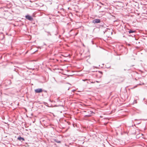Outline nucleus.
Masks as SVG:
<instances>
[{
  "mask_svg": "<svg viewBox=\"0 0 147 147\" xmlns=\"http://www.w3.org/2000/svg\"><path fill=\"white\" fill-rule=\"evenodd\" d=\"M84 112L86 113V115H85L84 116V117L85 119L91 117L92 114L94 113L93 111H84Z\"/></svg>",
  "mask_w": 147,
  "mask_h": 147,
  "instance_id": "1",
  "label": "nucleus"
},
{
  "mask_svg": "<svg viewBox=\"0 0 147 147\" xmlns=\"http://www.w3.org/2000/svg\"><path fill=\"white\" fill-rule=\"evenodd\" d=\"M100 22L101 20L98 19H94L92 21V23L94 24L100 23Z\"/></svg>",
  "mask_w": 147,
  "mask_h": 147,
  "instance_id": "2",
  "label": "nucleus"
},
{
  "mask_svg": "<svg viewBox=\"0 0 147 147\" xmlns=\"http://www.w3.org/2000/svg\"><path fill=\"white\" fill-rule=\"evenodd\" d=\"M26 18L30 21H32L33 20V18L30 16L27 15L25 16Z\"/></svg>",
  "mask_w": 147,
  "mask_h": 147,
  "instance_id": "3",
  "label": "nucleus"
},
{
  "mask_svg": "<svg viewBox=\"0 0 147 147\" xmlns=\"http://www.w3.org/2000/svg\"><path fill=\"white\" fill-rule=\"evenodd\" d=\"M42 91L43 90L41 88L36 89L34 90V92L36 93H39L42 92Z\"/></svg>",
  "mask_w": 147,
  "mask_h": 147,
  "instance_id": "4",
  "label": "nucleus"
},
{
  "mask_svg": "<svg viewBox=\"0 0 147 147\" xmlns=\"http://www.w3.org/2000/svg\"><path fill=\"white\" fill-rule=\"evenodd\" d=\"M18 140L22 142L23 141H25V139L24 138L22 137L21 136H20L17 138Z\"/></svg>",
  "mask_w": 147,
  "mask_h": 147,
  "instance_id": "5",
  "label": "nucleus"
},
{
  "mask_svg": "<svg viewBox=\"0 0 147 147\" xmlns=\"http://www.w3.org/2000/svg\"><path fill=\"white\" fill-rule=\"evenodd\" d=\"M52 140H53V141H54L58 143H61V141L58 140L57 139L53 138L52 139Z\"/></svg>",
  "mask_w": 147,
  "mask_h": 147,
  "instance_id": "6",
  "label": "nucleus"
},
{
  "mask_svg": "<svg viewBox=\"0 0 147 147\" xmlns=\"http://www.w3.org/2000/svg\"><path fill=\"white\" fill-rule=\"evenodd\" d=\"M45 32H46L47 34V35L48 36H52L51 34L50 33V32L49 31H48L47 30H45Z\"/></svg>",
  "mask_w": 147,
  "mask_h": 147,
  "instance_id": "7",
  "label": "nucleus"
},
{
  "mask_svg": "<svg viewBox=\"0 0 147 147\" xmlns=\"http://www.w3.org/2000/svg\"><path fill=\"white\" fill-rule=\"evenodd\" d=\"M136 32L135 30H130L129 31H128L129 33L130 34L131 33H135Z\"/></svg>",
  "mask_w": 147,
  "mask_h": 147,
  "instance_id": "8",
  "label": "nucleus"
},
{
  "mask_svg": "<svg viewBox=\"0 0 147 147\" xmlns=\"http://www.w3.org/2000/svg\"><path fill=\"white\" fill-rule=\"evenodd\" d=\"M105 66H106V67L107 68H111V66H108L107 65H106Z\"/></svg>",
  "mask_w": 147,
  "mask_h": 147,
  "instance_id": "9",
  "label": "nucleus"
},
{
  "mask_svg": "<svg viewBox=\"0 0 147 147\" xmlns=\"http://www.w3.org/2000/svg\"><path fill=\"white\" fill-rule=\"evenodd\" d=\"M104 23H102H102H101V25H100V26H102V27H104ZM100 27H99V28H100Z\"/></svg>",
  "mask_w": 147,
  "mask_h": 147,
  "instance_id": "10",
  "label": "nucleus"
},
{
  "mask_svg": "<svg viewBox=\"0 0 147 147\" xmlns=\"http://www.w3.org/2000/svg\"><path fill=\"white\" fill-rule=\"evenodd\" d=\"M137 103V100H134L133 102V104L136 103Z\"/></svg>",
  "mask_w": 147,
  "mask_h": 147,
  "instance_id": "11",
  "label": "nucleus"
},
{
  "mask_svg": "<svg viewBox=\"0 0 147 147\" xmlns=\"http://www.w3.org/2000/svg\"><path fill=\"white\" fill-rule=\"evenodd\" d=\"M117 59H118V60H120V57L119 56H118V57H117Z\"/></svg>",
  "mask_w": 147,
  "mask_h": 147,
  "instance_id": "12",
  "label": "nucleus"
},
{
  "mask_svg": "<svg viewBox=\"0 0 147 147\" xmlns=\"http://www.w3.org/2000/svg\"><path fill=\"white\" fill-rule=\"evenodd\" d=\"M98 72L99 73H100V74H102V71H98Z\"/></svg>",
  "mask_w": 147,
  "mask_h": 147,
  "instance_id": "13",
  "label": "nucleus"
},
{
  "mask_svg": "<svg viewBox=\"0 0 147 147\" xmlns=\"http://www.w3.org/2000/svg\"><path fill=\"white\" fill-rule=\"evenodd\" d=\"M43 91L46 93H47V91L45 90H43Z\"/></svg>",
  "mask_w": 147,
  "mask_h": 147,
  "instance_id": "14",
  "label": "nucleus"
},
{
  "mask_svg": "<svg viewBox=\"0 0 147 147\" xmlns=\"http://www.w3.org/2000/svg\"><path fill=\"white\" fill-rule=\"evenodd\" d=\"M14 71H16V72H17V71L16 70V69L15 68L14 69Z\"/></svg>",
  "mask_w": 147,
  "mask_h": 147,
  "instance_id": "15",
  "label": "nucleus"
},
{
  "mask_svg": "<svg viewBox=\"0 0 147 147\" xmlns=\"http://www.w3.org/2000/svg\"><path fill=\"white\" fill-rule=\"evenodd\" d=\"M135 36V35H134V34H132V35H129V36Z\"/></svg>",
  "mask_w": 147,
  "mask_h": 147,
  "instance_id": "16",
  "label": "nucleus"
},
{
  "mask_svg": "<svg viewBox=\"0 0 147 147\" xmlns=\"http://www.w3.org/2000/svg\"><path fill=\"white\" fill-rule=\"evenodd\" d=\"M91 42H92V43L93 45V44H94V42H93V41H91Z\"/></svg>",
  "mask_w": 147,
  "mask_h": 147,
  "instance_id": "17",
  "label": "nucleus"
},
{
  "mask_svg": "<svg viewBox=\"0 0 147 147\" xmlns=\"http://www.w3.org/2000/svg\"><path fill=\"white\" fill-rule=\"evenodd\" d=\"M90 82L91 83H95V82H93L92 81V82Z\"/></svg>",
  "mask_w": 147,
  "mask_h": 147,
  "instance_id": "18",
  "label": "nucleus"
},
{
  "mask_svg": "<svg viewBox=\"0 0 147 147\" xmlns=\"http://www.w3.org/2000/svg\"><path fill=\"white\" fill-rule=\"evenodd\" d=\"M87 79H83L82 80V81H85L86 80H87Z\"/></svg>",
  "mask_w": 147,
  "mask_h": 147,
  "instance_id": "19",
  "label": "nucleus"
},
{
  "mask_svg": "<svg viewBox=\"0 0 147 147\" xmlns=\"http://www.w3.org/2000/svg\"><path fill=\"white\" fill-rule=\"evenodd\" d=\"M57 34V32H56V33H55V35H56Z\"/></svg>",
  "mask_w": 147,
  "mask_h": 147,
  "instance_id": "20",
  "label": "nucleus"
},
{
  "mask_svg": "<svg viewBox=\"0 0 147 147\" xmlns=\"http://www.w3.org/2000/svg\"><path fill=\"white\" fill-rule=\"evenodd\" d=\"M43 44L44 45H46V44L45 43L43 42Z\"/></svg>",
  "mask_w": 147,
  "mask_h": 147,
  "instance_id": "21",
  "label": "nucleus"
},
{
  "mask_svg": "<svg viewBox=\"0 0 147 147\" xmlns=\"http://www.w3.org/2000/svg\"><path fill=\"white\" fill-rule=\"evenodd\" d=\"M95 82H96L97 83H98V82H99L98 81H96Z\"/></svg>",
  "mask_w": 147,
  "mask_h": 147,
  "instance_id": "22",
  "label": "nucleus"
},
{
  "mask_svg": "<svg viewBox=\"0 0 147 147\" xmlns=\"http://www.w3.org/2000/svg\"><path fill=\"white\" fill-rule=\"evenodd\" d=\"M128 46H130V44H128Z\"/></svg>",
  "mask_w": 147,
  "mask_h": 147,
  "instance_id": "23",
  "label": "nucleus"
},
{
  "mask_svg": "<svg viewBox=\"0 0 147 147\" xmlns=\"http://www.w3.org/2000/svg\"><path fill=\"white\" fill-rule=\"evenodd\" d=\"M18 73L19 75V73Z\"/></svg>",
  "mask_w": 147,
  "mask_h": 147,
  "instance_id": "24",
  "label": "nucleus"
}]
</instances>
